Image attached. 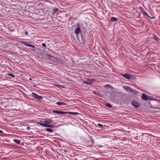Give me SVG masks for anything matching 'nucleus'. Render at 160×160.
Wrapping results in <instances>:
<instances>
[{
  "label": "nucleus",
  "instance_id": "obj_1",
  "mask_svg": "<svg viewBox=\"0 0 160 160\" xmlns=\"http://www.w3.org/2000/svg\"><path fill=\"white\" fill-rule=\"evenodd\" d=\"M142 98L143 100H153V99L149 96L147 95L145 93H143L142 96Z\"/></svg>",
  "mask_w": 160,
  "mask_h": 160
},
{
  "label": "nucleus",
  "instance_id": "obj_2",
  "mask_svg": "<svg viewBox=\"0 0 160 160\" xmlns=\"http://www.w3.org/2000/svg\"><path fill=\"white\" fill-rule=\"evenodd\" d=\"M32 97L38 100H41L42 99V97L41 96H39L37 94L34 92L32 93Z\"/></svg>",
  "mask_w": 160,
  "mask_h": 160
},
{
  "label": "nucleus",
  "instance_id": "obj_3",
  "mask_svg": "<svg viewBox=\"0 0 160 160\" xmlns=\"http://www.w3.org/2000/svg\"><path fill=\"white\" fill-rule=\"evenodd\" d=\"M122 75L125 78L129 79L131 78H133V76L130 74H122Z\"/></svg>",
  "mask_w": 160,
  "mask_h": 160
},
{
  "label": "nucleus",
  "instance_id": "obj_4",
  "mask_svg": "<svg viewBox=\"0 0 160 160\" xmlns=\"http://www.w3.org/2000/svg\"><path fill=\"white\" fill-rule=\"evenodd\" d=\"M131 104L135 108H137L140 106L139 103L137 101L134 100L132 101Z\"/></svg>",
  "mask_w": 160,
  "mask_h": 160
},
{
  "label": "nucleus",
  "instance_id": "obj_5",
  "mask_svg": "<svg viewBox=\"0 0 160 160\" xmlns=\"http://www.w3.org/2000/svg\"><path fill=\"white\" fill-rule=\"evenodd\" d=\"M39 124L41 125V126H43L45 127H49V128H53L54 127V126L53 125H48L47 124H45V123H42L39 122L38 123Z\"/></svg>",
  "mask_w": 160,
  "mask_h": 160
},
{
  "label": "nucleus",
  "instance_id": "obj_6",
  "mask_svg": "<svg viewBox=\"0 0 160 160\" xmlns=\"http://www.w3.org/2000/svg\"><path fill=\"white\" fill-rule=\"evenodd\" d=\"M126 89L132 92L134 94H137L138 93V91H135V90L132 89V88L128 86L126 87Z\"/></svg>",
  "mask_w": 160,
  "mask_h": 160
},
{
  "label": "nucleus",
  "instance_id": "obj_7",
  "mask_svg": "<svg viewBox=\"0 0 160 160\" xmlns=\"http://www.w3.org/2000/svg\"><path fill=\"white\" fill-rule=\"evenodd\" d=\"M75 32L76 34L78 35L81 32V30L80 28L78 26L77 27L76 29L75 30Z\"/></svg>",
  "mask_w": 160,
  "mask_h": 160
},
{
  "label": "nucleus",
  "instance_id": "obj_8",
  "mask_svg": "<svg viewBox=\"0 0 160 160\" xmlns=\"http://www.w3.org/2000/svg\"><path fill=\"white\" fill-rule=\"evenodd\" d=\"M53 112L57 114H66V112H63L61 111H59L57 110H55L53 111Z\"/></svg>",
  "mask_w": 160,
  "mask_h": 160
},
{
  "label": "nucleus",
  "instance_id": "obj_9",
  "mask_svg": "<svg viewBox=\"0 0 160 160\" xmlns=\"http://www.w3.org/2000/svg\"><path fill=\"white\" fill-rule=\"evenodd\" d=\"M56 104L58 106L65 105L67 104L66 103L61 102H57Z\"/></svg>",
  "mask_w": 160,
  "mask_h": 160
},
{
  "label": "nucleus",
  "instance_id": "obj_10",
  "mask_svg": "<svg viewBox=\"0 0 160 160\" xmlns=\"http://www.w3.org/2000/svg\"><path fill=\"white\" fill-rule=\"evenodd\" d=\"M58 11V9L56 8H54L53 9V12L52 13V14H54L55 13H56Z\"/></svg>",
  "mask_w": 160,
  "mask_h": 160
},
{
  "label": "nucleus",
  "instance_id": "obj_11",
  "mask_svg": "<svg viewBox=\"0 0 160 160\" xmlns=\"http://www.w3.org/2000/svg\"><path fill=\"white\" fill-rule=\"evenodd\" d=\"M52 121L51 120H47L45 121L44 122V123H45V124H47L51 123H52Z\"/></svg>",
  "mask_w": 160,
  "mask_h": 160
},
{
  "label": "nucleus",
  "instance_id": "obj_12",
  "mask_svg": "<svg viewBox=\"0 0 160 160\" xmlns=\"http://www.w3.org/2000/svg\"><path fill=\"white\" fill-rule=\"evenodd\" d=\"M66 114L69 113L72 114L74 115H77L78 114V113L76 112H66Z\"/></svg>",
  "mask_w": 160,
  "mask_h": 160
},
{
  "label": "nucleus",
  "instance_id": "obj_13",
  "mask_svg": "<svg viewBox=\"0 0 160 160\" xmlns=\"http://www.w3.org/2000/svg\"><path fill=\"white\" fill-rule=\"evenodd\" d=\"M46 130L48 132H53V130H52V129L50 128H46Z\"/></svg>",
  "mask_w": 160,
  "mask_h": 160
},
{
  "label": "nucleus",
  "instance_id": "obj_14",
  "mask_svg": "<svg viewBox=\"0 0 160 160\" xmlns=\"http://www.w3.org/2000/svg\"><path fill=\"white\" fill-rule=\"evenodd\" d=\"M111 21L112 22L116 21H117L116 18L114 17H111Z\"/></svg>",
  "mask_w": 160,
  "mask_h": 160
},
{
  "label": "nucleus",
  "instance_id": "obj_15",
  "mask_svg": "<svg viewBox=\"0 0 160 160\" xmlns=\"http://www.w3.org/2000/svg\"><path fill=\"white\" fill-rule=\"evenodd\" d=\"M14 142H15L16 143H17V144H19V145L20 144V142L18 140L14 139Z\"/></svg>",
  "mask_w": 160,
  "mask_h": 160
},
{
  "label": "nucleus",
  "instance_id": "obj_16",
  "mask_svg": "<svg viewBox=\"0 0 160 160\" xmlns=\"http://www.w3.org/2000/svg\"><path fill=\"white\" fill-rule=\"evenodd\" d=\"M106 106H107L109 108H111V105L109 103H107L106 104Z\"/></svg>",
  "mask_w": 160,
  "mask_h": 160
},
{
  "label": "nucleus",
  "instance_id": "obj_17",
  "mask_svg": "<svg viewBox=\"0 0 160 160\" xmlns=\"http://www.w3.org/2000/svg\"><path fill=\"white\" fill-rule=\"evenodd\" d=\"M143 10V11H142V12H143L144 14L146 15H148L147 13L144 10Z\"/></svg>",
  "mask_w": 160,
  "mask_h": 160
},
{
  "label": "nucleus",
  "instance_id": "obj_18",
  "mask_svg": "<svg viewBox=\"0 0 160 160\" xmlns=\"http://www.w3.org/2000/svg\"><path fill=\"white\" fill-rule=\"evenodd\" d=\"M42 45L43 46V47H46V45L45 44V43H42Z\"/></svg>",
  "mask_w": 160,
  "mask_h": 160
},
{
  "label": "nucleus",
  "instance_id": "obj_19",
  "mask_svg": "<svg viewBox=\"0 0 160 160\" xmlns=\"http://www.w3.org/2000/svg\"><path fill=\"white\" fill-rule=\"evenodd\" d=\"M29 47H32V48H35V46L33 45H30H30H29Z\"/></svg>",
  "mask_w": 160,
  "mask_h": 160
},
{
  "label": "nucleus",
  "instance_id": "obj_20",
  "mask_svg": "<svg viewBox=\"0 0 160 160\" xmlns=\"http://www.w3.org/2000/svg\"><path fill=\"white\" fill-rule=\"evenodd\" d=\"M8 75L12 77H14V76L11 74H8Z\"/></svg>",
  "mask_w": 160,
  "mask_h": 160
},
{
  "label": "nucleus",
  "instance_id": "obj_21",
  "mask_svg": "<svg viewBox=\"0 0 160 160\" xmlns=\"http://www.w3.org/2000/svg\"><path fill=\"white\" fill-rule=\"evenodd\" d=\"M98 125L99 126V127H102V124H100V123H99L98 124Z\"/></svg>",
  "mask_w": 160,
  "mask_h": 160
},
{
  "label": "nucleus",
  "instance_id": "obj_22",
  "mask_svg": "<svg viewBox=\"0 0 160 160\" xmlns=\"http://www.w3.org/2000/svg\"><path fill=\"white\" fill-rule=\"evenodd\" d=\"M25 45L27 46H29V45H30V44H25Z\"/></svg>",
  "mask_w": 160,
  "mask_h": 160
},
{
  "label": "nucleus",
  "instance_id": "obj_23",
  "mask_svg": "<svg viewBox=\"0 0 160 160\" xmlns=\"http://www.w3.org/2000/svg\"><path fill=\"white\" fill-rule=\"evenodd\" d=\"M106 86H108V87H109L110 86V85H106L105 86V87Z\"/></svg>",
  "mask_w": 160,
  "mask_h": 160
},
{
  "label": "nucleus",
  "instance_id": "obj_24",
  "mask_svg": "<svg viewBox=\"0 0 160 160\" xmlns=\"http://www.w3.org/2000/svg\"><path fill=\"white\" fill-rule=\"evenodd\" d=\"M28 32H26L25 33L26 34H28Z\"/></svg>",
  "mask_w": 160,
  "mask_h": 160
},
{
  "label": "nucleus",
  "instance_id": "obj_25",
  "mask_svg": "<svg viewBox=\"0 0 160 160\" xmlns=\"http://www.w3.org/2000/svg\"><path fill=\"white\" fill-rule=\"evenodd\" d=\"M2 132V130H0V132Z\"/></svg>",
  "mask_w": 160,
  "mask_h": 160
},
{
  "label": "nucleus",
  "instance_id": "obj_26",
  "mask_svg": "<svg viewBox=\"0 0 160 160\" xmlns=\"http://www.w3.org/2000/svg\"><path fill=\"white\" fill-rule=\"evenodd\" d=\"M86 83H87V84H90V83H88V82H86Z\"/></svg>",
  "mask_w": 160,
  "mask_h": 160
},
{
  "label": "nucleus",
  "instance_id": "obj_27",
  "mask_svg": "<svg viewBox=\"0 0 160 160\" xmlns=\"http://www.w3.org/2000/svg\"><path fill=\"white\" fill-rule=\"evenodd\" d=\"M29 80H32V79H31V78H30V79H29Z\"/></svg>",
  "mask_w": 160,
  "mask_h": 160
}]
</instances>
